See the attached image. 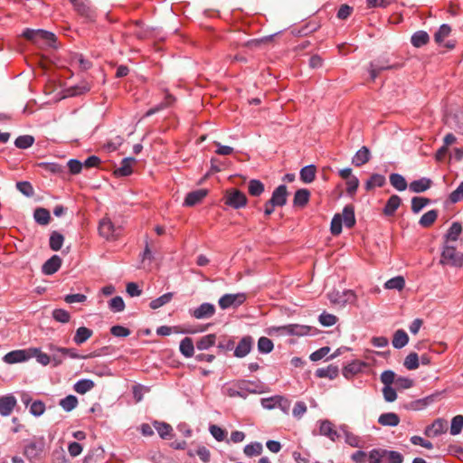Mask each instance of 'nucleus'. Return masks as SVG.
I'll use <instances>...</instances> for the list:
<instances>
[{
    "label": "nucleus",
    "instance_id": "obj_1",
    "mask_svg": "<svg viewBox=\"0 0 463 463\" xmlns=\"http://www.w3.org/2000/svg\"><path fill=\"white\" fill-rule=\"evenodd\" d=\"M265 385L260 381L240 380L232 386L225 388V394L229 397H241L245 399L249 393H262Z\"/></svg>",
    "mask_w": 463,
    "mask_h": 463
},
{
    "label": "nucleus",
    "instance_id": "obj_2",
    "mask_svg": "<svg viewBox=\"0 0 463 463\" xmlns=\"http://www.w3.org/2000/svg\"><path fill=\"white\" fill-rule=\"evenodd\" d=\"M23 36L28 41H31L40 46L45 45L49 47H55L57 40L54 33L41 29L34 30L27 28L24 31Z\"/></svg>",
    "mask_w": 463,
    "mask_h": 463
},
{
    "label": "nucleus",
    "instance_id": "obj_3",
    "mask_svg": "<svg viewBox=\"0 0 463 463\" xmlns=\"http://www.w3.org/2000/svg\"><path fill=\"white\" fill-rule=\"evenodd\" d=\"M439 262L442 265L462 267L463 253L458 251L456 247L444 243Z\"/></svg>",
    "mask_w": 463,
    "mask_h": 463
},
{
    "label": "nucleus",
    "instance_id": "obj_4",
    "mask_svg": "<svg viewBox=\"0 0 463 463\" xmlns=\"http://www.w3.org/2000/svg\"><path fill=\"white\" fill-rule=\"evenodd\" d=\"M224 203L232 209L245 207L248 203L246 194L237 188H231L225 191L223 195Z\"/></svg>",
    "mask_w": 463,
    "mask_h": 463
},
{
    "label": "nucleus",
    "instance_id": "obj_5",
    "mask_svg": "<svg viewBox=\"0 0 463 463\" xmlns=\"http://www.w3.org/2000/svg\"><path fill=\"white\" fill-rule=\"evenodd\" d=\"M327 296L332 304L341 307L346 304H354L356 300V295L353 290H344L343 292L333 290Z\"/></svg>",
    "mask_w": 463,
    "mask_h": 463
},
{
    "label": "nucleus",
    "instance_id": "obj_6",
    "mask_svg": "<svg viewBox=\"0 0 463 463\" xmlns=\"http://www.w3.org/2000/svg\"><path fill=\"white\" fill-rule=\"evenodd\" d=\"M70 2L72 4L77 14L86 22L92 23L96 20V11L90 5L89 3L83 0H70Z\"/></svg>",
    "mask_w": 463,
    "mask_h": 463
},
{
    "label": "nucleus",
    "instance_id": "obj_7",
    "mask_svg": "<svg viewBox=\"0 0 463 463\" xmlns=\"http://www.w3.org/2000/svg\"><path fill=\"white\" fill-rule=\"evenodd\" d=\"M246 300L244 293L225 294L220 298L218 304L222 309H227L231 307H239Z\"/></svg>",
    "mask_w": 463,
    "mask_h": 463
},
{
    "label": "nucleus",
    "instance_id": "obj_8",
    "mask_svg": "<svg viewBox=\"0 0 463 463\" xmlns=\"http://www.w3.org/2000/svg\"><path fill=\"white\" fill-rule=\"evenodd\" d=\"M98 231L99 234L107 241L115 240L118 237L116 234L117 229L108 217H104L99 221Z\"/></svg>",
    "mask_w": 463,
    "mask_h": 463
},
{
    "label": "nucleus",
    "instance_id": "obj_9",
    "mask_svg": "<svg viewBox=\"0 0 463 463\" xmlns=\"http://www.w3.org/2000/svg\"><path fill=\"white\" fill-rule=\"evenodd\" d=\"M448 430V422L442 418L433 420L430 425H428L424 430V435L428 438L438 437L445 433Z\"/></svg>",
    "mask_w": 463,
    "mask_h": 463
},
{
    "label": "nucleus",
    "instance_id": "obj_10",
    "mask_svg": "<svg viewBox=\"0 0 463 463\" xmlns=\"http://www.w3.org/2000/svg\"><path fill=\"white\" fill-rule=\"evenodd\" d=\"M254 341L252 336L245 335L243 336L236 347L234 346L233 355L238 358L245 357L252 349Z\"/></svg>",
    "mask_w": 463,
    "mask_h": 463
},
{
    "label": "nucleus",
    "instance_id": "obj_11",
    "mask_svg": "<svg viewBox=\"0 0 463 463\" xmlns=\"http://www.w3.org/2000/svg\"><path fill=\"white\" fill-rule=\"evenodd\" d=\"M190 314L196 319H207L215 314V307L213 304L205 302L201 304L198 307L191 310Z\"/></svg>",
    "mask_w": 463,
    "mask_h": 463
},
{
    "label": "nucleus",
    "instance_id": "obj_12",
    "mask_svg": "<svg viewBox=\"0 0 463 463\" xmlns=\"http://www.w3.org/2000/svg\"><path fill=\"white\" fill-rule=\"evenodd\" d=\"M288 195V193L287 186L285 184H280L273 191L269 200L277 207H282L287 203Z\"/></svg>",
    "mask_w": 463,
    "mask_h": 463
},
{
    "label": "nucleus",
    "instance_id": "obj_13",
    "mask_svg": "<svg viewBox=\"0 0 463 463\" xmlns=\"http://www.w3.org/2000/svg\"><path fill=\"white\" fill-rule=\"evenodd\" d=\"M29 359V348L24 350H14L6 354L3 360L7 364H16Z\"/></svg>",
    "mask_w": 463,
    "mask_h": 463
},
{
    "label": "nucleus",
    "instance_id": "obj_14",
    "mask_svg": "<svg viewBox=\"0 0 463 463\" xmlns=\"http://www.w3.org/2000/svg\"><path fill=\"white\" fill-rule=\"evenodd\" d=\"M61 263V259L58 255H53L43 263L42 271L45 275H52L59 270Z\"/></svg>",
    "mask_w": 463,
    "mask_h": 463
},
{
    "label": "nucleus",
    "instance_id": "obj_15",
    "mask_svg": "<svg viewBox=\"0 0 463 463\" xmlns=\"http://www.w3.org/2000/svg\"><path fill=\"white\" fill-rule=\"evenodd\" d=\"M279 330L289 335L302 336L309 334L310 326L290 324L279 327Z\"/></svg>",
    "mask_w": 463,
    "mask_h": 463
},
{
    "label": "nucleus",
    "instance_id": "obj_16",
    "mask_svg": "<svg viewBox=\"0 0 463 463\" xmlns=\"http://www.w3.org/2000/svg\"><path fill=\"white\" fill-rule=\"evenodd\" d=\"M208 191L206 189H198L193 192H190L185 196L184 205L192 207L201 203L203 199L207 195Z\"/></svg>",
    "mask_w": 463,
    "mask_h": 463
},
{
    "label": "nucleus",
    "instance_id": "obj_17",
    "mask_svg": "<svg viewBox=\"0 0 463 463\" xmlns=\"http://www.w3.org/2000/svg\"><path fill=\"white\" fill-rule=\"evenodd\" d=\"M43 451V441H32L24 447V455L29 460L38 458Z\"/></svg>",
    "mask_w": 463,
    "mask_h": 463
},
{
    "label": "nucleus",
    "instance_id": "obj_18",
    "mask_svg": "<svg viewBox=\"0 0 463 463\" xmlns=\"http://www.w3.org/2000/svg\"><path fill=\"white\" fill-rule=\"evenodd\" d=\"M441 393L442 392H436L435 393L428 395L422 399L414 401L410 404V406L408 408L411 409V410H421V409L425 408L426 406L433 403L438 398L440 397Z\"/></svg>",
    "mask_w": 463,
    "mask_h": 463
},
{
    "label": "nucleus",
    "instance_id": "obj_19",
    "mask_svg": "<svg viewBox=\"0 0 463 463\" xmlns=\"http://www.w3.org/2000/svg\"><path fill=\"white\" fill-rule=\"evenodd\" d=\"M371 159V152L365 146H362L352 158V164L357 167L368 163Z\"/></svg>",
    "mask_w": 463,
    "mask_h": 463
},
{
    "label": "nucleus",
    "instance_id": "obj_20",
    "mask_svg": "<svg viewBox=\"0 0 463 463\" xmlns=\"http://www.w3.org/2000/svg\"><path fill=\"white\" fill-rule=\"evenodd\" d=\"M401 203H402L401 197L397 194H392L387 200V202L383 209V213L385 216L394 215L396 210L400 207Z\"/></svg>",
    "mask_w": 463,
    "mask_h": 463
},
{
    "label": "nucleus",
    "instance_id": "obj_21",
    "mask_svg": "<svg viewBox=\"0 0 463 463\" xmlns=\"http://www.w3.org/2000/svg\"><path fill=\"white\" fill-rule=\"evenodd\" d=\"M136 162L134 157H126L122 159L120 166L114 171L118 177L128 176L132 174V165Z\"/></svg>",
    "mask_w": 463,
    "mask_h": 463
},
{
    "label": "nucleus",
    "instance_id": "obj_22",
    "mask_svg": "<svg viewBox=\"0 0 463 463\" xmlns=\"http://www.w3.org/2000/svg\"><path fill=\"white\" fill-rule=\"evenodd\" d=\"M431 184H432V181L430 178L421 177L418 180L412 181L410 184L409 188L411 192L419 194V193H423V192L427 191L428 189H430Z\"/></svg>",
    "mask_w": 463,
    "mask_h": 463
},
{
    "label": "nucleus",
    "instance_id": "obj_23",
    "mask_svg": "<svg viewBox=\"0 0 463 463\" xmlns=\"http://www.w3.org/2000/svg\"><path fill=\"white\" fill-rule=\"evenodd\" d=\"M342 220L345 227L353 228L355 225L354 207L353 204H347L343 209Z\"/></svg>",
    "mask_w": 463,
    "mask_h": 463
},
{
    "label": "nucleus",
    "instance_id": "obj_24",
    "mask_svg": "<svg viewBox=\"0 0 463 463\" xmlns=\"http://www.w3.org/2000/svg\"><path fill=\"white\" fill-rule=\"evenodd\" d=\"M319 432L321 435L328 437L332 441H335L339 436L333 423L328 420L321 421Z\"/></svg>",
    "mask_w": 463,
    "mask_h": 463
},
{
    "label": "nucleus",
    "instance_id": "obj_25",
    "mask_svg": "<svg viewBox=\"0 0 463 463\" xmlns=\"http://www.w3.org/2000/svg\"><path fill=\"white\" fill-rule=\"evenodd\" d=\"M339 373L338 366L329 364L327 367L318 368L315 374L318 378H328L333 380L337 377Z\"/></svg>",
    "mask_w": 463,
    "mask_h": 463
},
{
    "label": "nucleus",
    "instance_id": "obj_26",
    "mask_svg": "<svg viewBox=\"0 0 463 463\" xmlns=\"http://www.w3.org/2000/svg\"><path fill=\"white\" fill-rule=\"evenodd\" d=\"M378 423L383 426L395 427L400 423V417L394 412L383 413L378 418Z\"/></svg>",
    "mask_w": 463,
    "mask_h": 463
},
{
    "label": "nucleus",
    "instance_id": "obj_27",
    "mask_svg": "<svg viewBox=\"0 0 463 463\" xmlns=\"http://www.w3.org/2000/svg\"><path fill=\"white\" fill-rule=\"evenodd\" d=\"M153 426L163 439H170L172 438L173 428L170 424L155 420Z\"/></svg>",
    "mask_w": 463,
    "mask_h": 463
},
{
    "label": "nucleus",
    "instance_id": "obj_28",
    "mask_svg": "<svg viewBox=\"0 0 463 463\" xmlns=\"http://www.w3.org/2000/svg\"><path fill=\"white\" fill-rule=\"evenodd\" d=\"M386 184V178L381 174H373L364 184L366 191H371L375 187H383Z\"/></svg>",
    "mask_w": 463,
    "mask_h": 463
},
{
    "label": "nucleus",
    "instance_id": "obj_29",
    "mask_svg": "<svg viewBox=\"0 0 463 463\" xmlns=\"http://www.w3.org/2000/svg\"><path fill=\"white\" fill-rule=\"evenodd\" d=\"M310 192L306 189H298L296 191L293 199L294 206L304 207L309 201Z\"/></svg>",
    "mask_w": 463,
    "mask_h": 463
},
{
    "label": "nucleus",
    "instance_id": "obj_30",
    "mask_svg": "<svg viewBox=\"0 0 463 463\" xmlns=\"http://www.w3.org/2000/svg\"><path fill=\"white\" fill-rule=\"evenodd\" d=\"M461 232H462L461 224L458 222H454L444 236V239H445L444 243L449 244V241H456L458 239Z\"/></svg>",
    "mask_w": 463,
    "mask_h": 463
},
{
    "label": "nucleus",
    "instance_id": "obj_31",
    "mask_svg": "<svg viewBox=\"0 0 463 463\" xmlns=\"http://www.w3.org/2000/svg\"><path fill=\"white\" fill-rule=\"evenodd\" d=\"M93 335V331L86 326H80L76 330L73 341L76 345H80L85 343Z\"/></svg>",
    "mask_w": 463,
    "mask_h": 463
},
{
    "label": "nucleus",
    "instance_id": "obj_32",
    "mask_svg": "<svg viewBox=\"0 0 463 463\" xmlns=\"http://www.w3.org/2000/svg\"><path fill=\"white\" fill-rule=\"evenodd\" d=\"M175 101V98L173 95H171L170 93H166V95L165 97V100L163 102H161L160 104L156 105V107L148 109L146 112L145 116L150 117V116L159 112L160 110L171 106L172 104H174Z\"/></svg>",
    "mask_w": 463,
    "mask_h": 463
},
{
    "label": "nucleus",
    "instance_id": "obj_33",
    "mask_svg": "<svg viewBox=\"0 0 463 463\" xmlns=\"http://www.w3.org/2000/svg\"><path fill=\"white\" fill-rule=\"evenodd\" d=\"M217 336L215 334H209L206 335L202 336L197 342H196V348L198 350H208L210 347L213 346L216 343Z\"/></svg>",
    "mask_w": 463,
    "mask_h": 463
},
{
    "label": "nucleus",
    "instance_id": "obj_34",
    "mask_svg": "<svg viewBox=\"0 0 463 463\" xmlns=\"http://www.w3.org/2000/svg\"><path fill=\"white\" fill-rule=\"evenodd\" d=\"M32 357H35L36 361L43 366H46L51 363V355L43 353L41 349L36 347L29 348V359Z\"/></svg>",
    "mask_w": 463,
    "mask_h": 463
},
{
    "label": "nucleus",
    "instance_id": "obj_35",
    "mask_svg": "<svg viewBox=\"0 0 463 463\" xmlns=\"http://www.w3.org/2000/svg\"><path fill=\"white\" fill-rule=\"evenodd\" d=\"M430 41V36L427 32L425 31H417L414 33L411 38V44L416 47L420 48L424 45H426Z\"/></svg>",
    "mask_w": 463,
    "mask_h": 463
},
{
    "label": "nucleus",
    "instance_id": "obj_36",
    "mask_svg": "<svg viewBox=\"0 0 463 463\" xmlns=\"http://www.w3.org/2000/svg\"><path fill=\"white\" fill-rule=\"evenodd\" d=\"M179 349H180L181 354L184 357H186V358L192 357L194 354V345L193 339L188 336L184 337L180 343Z\"/></svg>",
    "mask_w": 463,
    "mask_h": 463
},
{
    "label": "nucleus",
    "instance_id": "obj_37",
    "mask_svg": "<svg viewBox=\"0 0 463 463\" xmlns=\"http://www.w3.org/2000/svg\"><path fill=\"white\" fill-rule=\"evenodd\" d=\"M104 458V450L101 448L90 449L84 457L82 463H98Z\"/></svg>",
    "mask_w": 463,
    "mask_h": 463
},
{
    "label": "nucleus",
    "instance_id": "obj_38",
    "mask_svg": "<svg viewBox=\"0 0 463 463\" xmlns=\"http://www.w3.org/2000/svg\"><path fill=\"white\" fill-rule=\"evenodd\" d=\"M33 218L40 225H47L51 221L50 212L43 207H38L34 210Z\"/></svg>",
    "mask_w": 463,
    "mask_h": 463
},
{
    "label": "nucleus",
    "instance_id": "obj_39",
    "mask_svg": "<svg viewBox=\"0 0 463 463\" xmlns=\"http://www.w3.org/2000/svg\"><path fill=\"white\" fill-rule=\"evenodd\" d=\"M408 342L409 336L404 330L399 329L394 333L392 338V345L394 348L401 349L404 347Z\"/></svg>",
    "mask_w": 463,
    "mask_h": 463
},
{
    "label": "nucleus",
    "instance_id": "obj_40",
    "mask_svg": "<svg viewBox=\"0 0 463 463\" xmlns=\"http://www.w3.org/2000/svg\"><path fill=\"white\" fill-rule=\"evenodd\" d=\"M317 168L314 165L304 166L300 170V179L303 183H312L316 178Z\"/></svg>",
    "mask_w": 463,
    "mask_h": 463
},
{
    "label": "nucleus",
    "instance_id": "obj_41",
    "mask_svg": "<svg viewBox=\"0 0 463 463\" xmlns=\"http://www.w3.org/2000/svg\"><path fill=\"white\" fill-rule=\"evenodd\" d=\"M16 405V399L13 395L2 396V415H9Z\"/></svg>",
    "mask_w": 463,
    "mask_h": 463
},
{
    "label": "nucleus",
    "instance_id": "obj_42",
    "mask_svg": "<svg viewBox=\"0 0 463 463\" xmlns=\"http://www.w3.org/2000/svg\"><path fill=\"white\" fill-rule=\"evenodd\" d=\"M390 183L398 191L402 192L406 190L408 184L405 178L397 173H392L390 175Z\"/></svg>",
    "mask_w": 463,
    "mask_h": 463
},
{
    "label": "nucleus",
    "instance_id": "obj_43",
    "mask_svg": "<svg viewBox=\"0 0 463 463\" xmlns=\"http://www.w3.org/2000/svg\"><path fill=\"white\" fill-rule=\"evenodd\" d=\"M264 190L265 187L262 182L257 179L250 180L248 184V192L251 196H260Z\"/></svg>",
    "mask_w": 463,
    "mask_h": 463
},
{
    "label": "nucleus",
    "instance_id": "obj_44",
    "mask_svg": "<svg viewBox=\"0 0 463 463\" xmlns=\"http://www.w3.org/2000/svg\"><path fill=\"white\" fill-rule=\"evenodd\" d=\"M438 218V211L430 210L425 213L420 219L419 224L423 228L430 227Z\"/></svg>",
    "mask_w": 463,
    "mask_h": 463
},
{
    "label": "nucleus",
    "instance_id": "obj_45",
    "mask_svg": "<svg viewBox=\"0 0 463 463\" xmlns=\"http://www.w3.org/2000/svg\"><path fill=\"white\" fill-rule=\"evenodd\" d=\"M405 287V279L402 276H396L394 278L390 279L384 283V288L386 289H396L402 290Z\"/></svg>",
    "mask_w": 463,
    "mask_h": 463
},
{
    "label": "nucleus",
    "instance_id": "obj_46",
    "mask_svg": "<svg viewBox=\"0 0 463 463\" xmlns=\"http://www.w3.org/2000/svg\"><path fill=\"white\" fill-rule=\"evenodd\" d=\"M94 382L90 379H82L74 384V391L77 393L84 394L94 387Z\"/></svg>",
    "mask_w": 463,
    "mask_h": 463
},
{
    "label": "nucleus",
    "instance_id": "obj_47",
    "mask_svg": "<svg viewBox=\"0 0 463 463\" xmlns=\"http://www.w3.org/2000/svg\"><path fill=\"white\" fill-rule=\"evenodd\" d=\"M63 241H64V237L60 232L54 231L51 233L50 240H49V245L52 250L57 251L59 250H61V248L62 247Z\"/></svg>",
    "mask_w": 463,
    "mask_h": 463
},
{
    "label": "nucleus",
    "instance_id": "obj_48",
    "mask_svg": "<svg viewBox=\"0 0 463 463\" xmlns=\"http://www.w3.org/2000/svg\"><path fill=\"white\" fill-rule=\"evenodd\" d=\"M281 402L287 403L288 401L285 400L282 396H274L270 398H264L261 400V405L263 408L271 410L276 407V405L281 406Z\"/></svg>",
    "mask_w": 463,
    "mask_h": 463
},
{
    "label": "nucleus",
    "instance_id": "obj_49",
    "mask_svg": "<svg viewBox=\"0 0 463 463\" xmlns=\"http://www.w3.org/2000/svg\"><path fill=\"white\" fill-rule=\"evenodd\" d=\"M173 297H174V293H172V292L165 293V294L160 296L159 298L153 299L150 302L149 307L152 309H157V308L163 307L164 305L169 303L172 300Z\"/></svg>",
    "mask_w": 463,
    "mask_h": 463
},
{
    "label": "nucleus",
    "instance_id": "obj_50",
    "mask_svg": "<svg viewBox=\"0 0 463 463\" xmlns=\"http://www.w3.org/2000/svg\"><path fill=\"white\" fill-rule=\"evenodd\" d=\"M362 369V364L358 362H353L343 369V375L346 379L352 378L354 375H355L357 373H359Z\"/></svg>",
    "mask_w": 463,
    "mask_h": 463
},
{
    "label": "nucleus",
    "instance_id": "obj_51",
    "mask_svg": "<svg viewBox=\"0 0 463 463\" xmlns=\"http://www.w3.org/2000/svg\"><path fill=\"white\" fill-rule=\"evenodd\" d=\"M59 404L65 411H71L78 405V399L74 395H68L61 399Z\"/></svg>",
    "mask_w": 463,
    "mask_h": 463
},
{
    "label": "nucleus",
    "instance_id": "obj_52",
    "mask_svg": "<svg viewBox=\"0 0 463 463\" xmlns=\"http://www.w3.org/2000/svg\"><path fill=\"white\" fill-rule=\"evenodd\" d=\"M33 143H34V137L30 135L20 136L14 141L15 146L20 149H26V148L32 146L33 145Z\"/></svg>",
    "mask_w": 463,
    "mask_h": 463
},
{
    "label": "nucleus",
    "instance_id": "obj_53",
    "mask_svg": "<svg viewBox=\"0 0 463 463\" xmlns=\"http://www.w3.org/2000/svg\"><path fill=\"white\" fill-rule=\"evenodd\" d=\"M385 457L386 452L384 449H373L369 452L368 461L369 463H383V459Z\"/></svg>",
    "mask_w": 463,
    "mask_h": 463
},
{
    "label": "nucleus",
    "instance_id": "obj_54",
    "mask_svg": "<svg viewBox=\"0 0 463 463\" xmlns=\"http://www.w3.org/2000/svg\"><path fill=\"white\" fill-rule=\"evenodd\" d=\"M273 342L266 336H261L258 340V350L260 353L269 354L273 350Z\"/></svg>",
    "mask_w": 463,
    "mask_h": 463
},
{
    "label": "nucleus",
    "instance_id": "obj_55",
    "mask_svg": "<svg viewBox=\"0 0 463 463\" xmlns=\"http://www.w3.org/2000/svg\"><path fill=\"white\" fill-rule=\"evenodd\" d=\"M430 203L429 198L425 197H413L411 199V211L414 213H418L420 212L426 205Z\"/></svg>",
    "mask_w": 463,
    "mask_h": 463
},
{
    "label": "nucleus",
    "instance_id": "obj_56",
    "mask_svg": "<svg viewBox=\"0 0 463 463\" xmlns=\"http://www.w3.org/2000/svg\"><path fill=\"white\" fill-rule=\"evenodd\" d=\"M263 448L261 443L254 442L244 447L243 452L248 457L259 456L262 453Z\"/></svg>",
    "mask_w": 463,
    "mask_h": 463
},
{
    "label": "nucleus",
    "instance_id": "obj_57",
    "mask_svg": "<svg viewBox=\"0 0 463 463\" xmlns=\"http://www.w3.org/2000/svg\"><path fill=\"white\" fill-rule=\"evenodd\" d=\"M451 28L449 24H442L434 34V40L437 43L440 44L446 37L449 35Z\"/></svg>",
    "mask_w": 463,
    "mask_h": 463
},
{
    "label": "nucleus",
    "instance_id": "obj_58",
    "mask_svg": "<svg viewBox=\"0 0 463 463\" xmlns=\"http://www.w3.org/2000/svg\"><path fill=\"white\" fill-rule=\"evenodd\" d=\"M463 429V415H456L451 420L450 434L455 436L459 434Z\"/></svg>",
    "mask_w": 463,
    "mask_h": 463
},
{
    "label": "nucleus",
    "instance_id": "obj_59",
    "mask_svg": "<svg viewBox=\"0 0 463 463\" xmlns=\"http://www.w3.org/2000/svg\"><path fill=\"white\" fill-rule=\"evenodd\" d=\"M403 365L408 370H416L419 367V356L417 353H410L404 360Z\"/></svg>",
    "mask_w": 463,
    "mask_h": 463
},
{
    "label": "nucleus",
    "instance_id": "obj_60",
    "mask_svg": "<svg viewBox=\"0 0 463 463\" xmlns=\"http://www.w3.org/2000/svg\"><path fill=\"white\" fill-rule=\"evenodd\" d=\"M342 225H343V220H342L341 214H339V213L335 214L331 221V226H330L331 233L335 236L339 235L342 232Z\"/></svg>",
    "mask_w": 463,
    "mask_h": 463
},
{
    "label": "nucleus",
    "instance_id": "obj_61",
    "mask_svg": "<svg viewBox=\"0 0 463 463\" xmlns=\"http://www.w3.org/2000/svg\"><path fill=\"white\" fill-rule=\"evenodd\" d=\"M235 342L232 338H227L226 336H222L217 345V348L220 352H227L234 349Z\"/></svg>",
    "mask_w": 463,
    "mask_h": 463
},
{
    "label": "nucleus",
    "instance_id": "obj_62",
    "mask_svg": "<svg viewBox=\"0 0 463 463\" xmlns=\"http://www.w3.org/2000/svg\"><path fill=\"white\" fill-rule=\"evenodd\" d=\"M109 307L112 312H121L125 308V302L121 297L117 296L109 301Z\"/></svg>",
    "mask_w": 463,
    "mask_h": 463
},
{
    "label": "nucleus",
    "instance_id": "obj_63",
    "mask_svg": "<svg viewBox=\"0 0 463 463\" xmlns=\"http://www.w3.org/2000/svg\"><path fill=\"white\" fill-rule=\"evenodd\" d=\"M16 188L19 192H21L24 195L27 197H32L34 194V190L30 182L21 181L16 183Z\"/></svg>",
    "mask_w": 463,
    "mask_h": 463
},
{
    "label": "nucleus",
    "instance_id": "obj_64",
    "mask_svg": "<svg viewBox=\"0 0 463 463\" xmlns=\"http://www.w3.org/2000/svg\"><path fill=\"white\" fill-rule=\"evenodd\" d=\"M9 430L12 433L23 432L25 435H29V430L26 428L24 424H22L19 419L16 417H14L12 419V425L9 427Z\"/></svg>",
    "mask_w": 463,
    "mask_h": 463
}]
</instances>
